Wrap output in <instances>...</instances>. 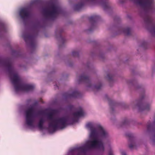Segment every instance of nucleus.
<instances>
[{
    "label": "nucleus",
    "mask_w": 155,
    "mask_h": 155,
    "mask_svg": "<svg viewBox=\"0 0 155 155\" xmlns=\"http://www.w3.org/2000/svg\"><path fill=\"white\" fill-rule=\"evenodd\" d=\"M153 33L155 34V25L153 27Z\"/></svg>",
    "instance_id": "obj_31"
},
{
    "label": "nucleus",
    "mask_w": 155,
    "mask_h": 155,
    "mask_svg": "<svg viewBox=\"0 0 155 155\" xmlns=\"http://www.w3.org/2000/svg\"><path fill=\"white\" fill-rule=\"evenodd\" d=\"M41 120L42 121V123H43V124L45 122V121L43 118H41V119H40V120Z\"/></svg>",
    "instance_id": "obj_32"
},
{
    "label": "nucleus",
    "mask_w": 155,
    "mask_h": 155,
    "mask_svg": "<svg viewBox=\"0 0 155 155\" xmlns=\"http://www.w3.org/2000/svg\"><path fill=\"white\" fill-rule=\"evenodd\" d=\"M108 155H113V151L112 150H110L109 151Z\"/></svg>",
    "instance_id": "obj_29"
},
{
    "label": "nucleus",
    "mask_w": 155,
    "mask_h": 155,
    "mask_svg": "<svg viewBox=\"0 0 155 155\" xmlns=\"http://www.w3.org/2000/svg\"><path fill=\"white\" fill-rule=\"evenodd\" d=\"M42 114L41 111H39L38 112V114Z\"/></svg>",
    "instance_id": "obj_34"
},
{
    "label": "nucleus",
    "mask_w": 155,
    "mask_h": 155,
    "mask_svg": "<svg viewBox=\"0 0 155 155\" xmlns=\"http://www.w3.org/2000/svg\"><path fill=\"white\" fill-rule=\"evenodd\" d=\"M73 107V106H71V108H72Z\"/></svg>",
    "instance_id": "obj_37"
},
{
    "label": "nucleus",
    "mask_w": 155,
    "mask_h": 155,
    "mask_svg": "<svg viewBox=\"0 0 155 155\" xmlns=\"http://www.w3.org/2000/svg\"><path fill=\"white\" fill-rule=\"evenodd\" d=\"M144 97V94H143L141 97L140 99L138 102L137 104V106L138 109L140 111H142L144 110H148L150 109V106L149 105H146L143 104L142 102V100Z\"/></svg>",
    "instance_id": "obj_10"
},
{
    "label": "nucleus",
    "mask_w": 155,
    "mask_h": 155,
    "mask_svg": "<svg viewBox=\"0 0 155 155\" xmlns=\"http://www.w3.org/2000/svg\"><path fill=\"white\" fill-rule=\"evenodd\" d=\"M87 127L90 128L91 131L90 137L92 140H98L97 137L99 135L103 137H106L108 136L107 133L101 125H98L95 128L93 127L91 123H89L87 124Z\"/></svg>",
    "instance_id": "obj_5"
},
{
    "label": "nucleus",
    "mask_w": 155,
    "mask_h": 155,
    "mask_svg": "<svg viewBox=\"0 0 155 155\" xmlns=\"http://www.w3.org/2000/svg\"><path fill=\"white\" fill-rule=\"evenodd\" d=\"M100 18L99 16L97 15H94L89 18L90 22L94 25L95 22L98 21Z\"/></svg>",
    "instance_id": "obj_15"
},
{
    "label": "nucleus",
    "mask_w": 155,
    "mask_h": 155,
    "mask_svg": "<svg viewBox=\"0 0 155 155\" xmlns=\"http://www.w3.org/2000/svg\"><path fill=\"white\" fill-rule=\"evenodd\" d=\"M128 120L127 119H126L124 120V122H123V124L124 125H125V124H128Z\"/></svg>",
    "instance_id": "obj_27"
},
{
    "label": "nucleus",
    "mask_w": 155,
    "mask_h": 155,
    "mask_svg": "<svg viewBox=\"0 0 155 155\" xmlns=\"http://www.w3.org/2000/svg\"><path fill=\"white\" fill-rule=\"evenodd\" d=\"M120 152L122 155H126L125 152L123 150L121 151Z\"/></svg>",
    "instance_id": "obj_28"
},
{
    "label": "nucleus",
    "mask_w": 155,
    "mask_h": 155,
    "mask_svg": "<svg viewBox=\"0 0 155 155\" xmlns=\"http://www.w3.org/2000/svg\"><path fill=\"white\" fill-rule=\"evenodd\" d=\"M54 110L47 114L48 119L51 121L49 124V127L52 128L53 131L58 129H63L68 125L69 120L68 117L64 116L61 117L54 118L53 117Z\"/></svg>",
    "instance_id": "obj_2"
},
{
    "label": "nucleus",
    "mask_w": 155,
    "mask_h": 155,
    "mask_svg": "<svg viewBox=\"0 0 155 155\" xmlns=\"http://www.w3.org/2000/svg\"><path fill=\"white\" fill-rule=\"evenodd\" d=\"M134 1L144 8L150 9H151L154 0H134Z\"/></svg>",
    "instance_id": "obj_9"
},
{
    "label": "nucleus",
    "mask_w": 155,
    "mask_h": 155,
    "mask_svg": "<svg viewBox=\"0 0 155 155\" xmlns=\"http://www.w3.org/2000/svg\"><path fill=\"white\" fill-rule=\"evenodd\" d=\"M26 114V123L29 126L33 125L35 117V111L34 108L31 107L28 108L25 111Z\"/></svg>",
    "instance_id": "obj_6"
},
{
    "label": "nucleus",
    "mask_w": 155,
    "mask_h": 155,
    "mask_svg": "<svg viewBox=\"0 0 155 155\" xmlns=\"http://www.w3.org/2000/svg\"><path fill=\"white\" fill-rule=\"evenodd\" d=\"M86 0L87 1H91V2H94V1H96V0Z\"/></svg>",
    "instance_id": "obj_33"
},
{
    "label": "nucleus",
    "mask_w": 155,
    "mask_h": 155,
    "mask_svg": "<svg viewBox=\"0 0 155 155\" xmlns=\"http://www.w3.org/2000/svg\"><path fill=\"white\" fill-rule=\"evenodd\" d=\"M43 123H42L41 120H39L38 124V127L41 130H42L43 128Z\"/></svg>",
    "instance_id": "obj_21"
},
{
    "label": "nucleus",
    "mask_w": 155,
    "mask_h": 155,
    "mask_svg": "<svg viewBox=\"0 0 155 155\" xmlns=\"http://www.w3.org/2000/svg\"><path fill=\"white\" fill-rule=\"evenodd\" d=\"M84 3L83 2H81L75 5L74 7V9L76 11H79L80 10L82 7L84 6Z\"/></svg>",
    "instance_id": "obj_16"
},
{
    "label": "nucleus",
    "mask_w": 155,
    "mask_h": 155,
    "mask_svg": "<svg viewBox=\"0 0 155 155\" xmlns=\"http://www.w3.org/2000/svg\"><path fill=\"white\" fill-rule=\"evenodd\" d=\"M144 21L147 24L149 25L152 24V20L149 16H147L144 18Z\"/></svg>",
    "instance_id": "obj_18"
},
{
    "label": "nucleus",
    "mask_w": 155,
    "mask_h": 155,
    "mask_svg": "<svg viewBox=\"0 0 155 155\" xmlns=\"http://www.w3.org/2000/svg\"><path fill=\"white\" fill-rule=\"evenodd\" d=\"M147 44L146 42H143V45H142V46H146L147 45Z\"/></svg>",
    "instance_id": "obj_30"
},
{
    "label": "nucleus",
    "mask_w": 155,
    "mask_h": 155,
    "mask_svg": "<svg viewBox=\"0 0 155 155\" xmlns=\"http://www.w3.org/2000/svg\"><path fill=\"white\" fill-rule=\"evenodd\" d=\"M62 12L61 7L54 3L51 4L48 8H45L43 10L44 15L46 20H54Z\"/></svg>",
    "instance_id": "obj_4"
},
{
    "label": "nucleus",
    "mask_w": 155,
    "mask_h": 155,
    "mask_svg": "<svg viewBox=\"0 0 155 155\" xmlns=\"http://www.w3.org/2000/svg\"><path fill=\"white\" fill-rule=\"evenodd\" d=\"M101 87V83H99L97 85L95 86L94 87L96 89L98 90L100 89Z\"/></svg>",
    "instance_id": "obj_23"
},
{
    "label": "nucleus",
    "mask_w": 155,
    "mask_h": 155,
    "mask_svg": "<svg viewBox=\"0 0 155 155\" xmlns=\"http://www.w3.org/2000/svg\"><path fill=\"white\" fill-rule=\"evenodd\" d=\"M19 14L21 18L24 20L29 17L30 13L28 8H24L20 10Z\"/></svg>",
    "instance_id": "obj_11"
},
{
    "label": "nucleus",
    "mask_w": 155,
    "mask_h": 155,
    "mask_svg": "<svg viewBox=\"0 0 155 155\" xmlns=\"http://www.w3.org/2000/svg\"><path fill=\"white\" fill-rule=\"evenodd\" d=\"M126 136L128 137L129 144V147L132 149L135 147L136 146L135 139L133 136V135L131 133L127 134Z\"/></svg>",
    "instance_id": "obj_12"
},
{
    "label": "nucleus",
    "mask_w": 155,
    "mask_h": 155,
    "mask_svg": "<svg viewBox=\"0 0 155 155\" xmlns=\"http://www.w3.org/2000/svg\"><path fill=\"white\" fill-rule=\"evenodd\" d=\"M113 76L112 75L110 74H107V78L108 80L109 81H111L112 80Z\"/></svg>",
    "instance_id": "obj_24"
},
{
    "label": "nucleus",
    "mask_w": 155,
    "mask_h": 155,
    "mask_svg": "<svg viewBox=\"0 0 155 155\" xmlns=\"http://www.w3.org/2000/svg\"><path fill=\"white\" fill-rule=\"evenodd\" d=\"M56 36L57 38H58V35H57V34H58V37H59V38L61 40L62 42L64 43V41H65V40H64V38H63L61 36V31H56Z\"/></svg>",
    "instance_id": "obj_20"
},
{
    "label": "nucleus",
    "mask_w": 155,
    "mask_h": 155,
    "mask_svg": "<svg viewBox=\"0 0 155 155\" xmlns=\"http://www.w3.org/2000/svg\"><path fill=\"white\" fill-rule=\"evenodd\" d=\"M94 148H97L103 152L105 149L102 141L97 139L91 140L88 141L86 145L77 148V150L79 152L85 153L88 150Z\"/></svg>",
    "instance_id": "obj_3"
},
{
    "label": "nucleus",
    "mask_w": 155,
    "mask_h": 155,
    "mask_svg": "<svg viewBox=\"0 0 155 155\" xmlns=\"http://www.w3.org/2000/svg\"><path fill=\"white\" fill-rule=\"evenodd\" d=\"M110 101L109 102H110ZM109 105H110V106L111 105V103H110V102H109Z\"/></svg>",
    "instance_id": "obj_36"
},
{
    "label": "nucleus",
    "mask_w": 155,
    "mask_h": 155,
    "mask_svg": "<svg viewBox=\"0 0 155 155\" xmlns=\"http://www.w3.org/2000/svg\"><path fill=\"white\" fill-rule=\"evenodd\" d=\"M153 26H154V25H152V31H150V32L152 31V32H153Z\"/></svg>",
    "instance_id": "obj_35"
},
{
    "label": "nucleus",
    "mask_w": 155,
    "mask_h": 155,
    "mask_svg": "<svg viewBox=\"0 0 155 155\" xmlns=\"http://www.w3.org/2000/svg\"><path fill=\"white\" fill-rule=\"evenodd\" d=\"M147 129L148 131L153 130L154 131V137H155V121L153 124H148L147 126Z\"/></svg>",
    "instance_id": "obj_17"
},
{
    "label": "nucleus",
    "mask_w": 155,
    "mask_h": 155,
    "mask_svg": "<svg viewBox=\"0 0 155 155\" xmlns=\"http://www.w3.org/2000/svg\"><path fill=\"white\" fill-rule=\"evenodd\" d=\"M78 82L79 83L81 82H84L88 83L87 86L89 87H91V81L89 77L84 74H83L79 77Z\"/></svg>",
    "instance_id": "obj_13"
},
{
    "label": "nucleus",
    "mask_w": 155,
    "mask_h": 155,
    "mask_svg": "<svg viewBox=\"0 0 155 155\" xmlns=\"http://www.w3.org/2000/svg\"><path fill=\"white\" fill-rule=\"evenodd\" d=\"M123 32L127 35H129L131 34V29L128 27L126 28L123 29Z\"/></svg>",
    "instance_id": "obj_19"
},
{
    "label": "nucleus",
    "mask_w": 155,
    "mask_h": 155,
    "mask_svg": "<svg viewBox=\"0 0 155 155\" xmlns=\"http://www.w3.org/2000/svg\"><path fill=\"white\" fill-rule=\"evenodd\" d=\"M78 52L73 51L72 52V55L73 56L75 57L78 56Z\"/></svg>",
    "instance_id": "obj_25"
},
{
    "label": "nucleus",
    "mask_w": 155,
    "mask_h": 155,
    "mask_svg": "<svg viewBox=\"0 0 155 155\" xmlns=\"http://www.w3.org/2000/svg\"><path fill=\"white\" fill-rule=\"evenodd\" d=\"M102 5L104 9H106L108 8V3L107 0H105V2L102 4Z\"/></svg>",
    "instance_id": "obj_22"
},
{
    "label": "nucleus",
    "mask_w": 155,
    "mask_h": 155,
    "mask_svg": "<svg viewBox=\"0 0 155 155\" xmlns=\"http://www.w3.org/2000/svg\"><path fill=\"white\" fill-rule=\"evenodd\" d=\"M0 65L7 68L11 80L16 91H32L34 88L35 86L34 85L25 84L22 82L12 67V62L11 59L3 58L0 57Z\"/></svg>",
    "instance_id": "obj_1"
},
{
    "label": "nucleus",
    "mask_w": 155,
    "mask_h": 155,
    "mask_svg": "<svg viewBox=\"0 0 155 155\" xmlns=\"http://www.w3.org/2000/svg\"><path fill=\"white\" fill-rule=\"evenodd\" d=\"M72 115L73 117L71 119H70L69 117L67 116L69 118V120L68 122V124L70 123H71V124H73L74 122H77L79 118L84 115V112L82 108L81 107H79L78 108V111L73 113Z\"/></svg>",
    "instance_id": "obj_8"
},
{
    "label": "nucleus",
    "mask_w": 155,
    "mask_h": 155,
    "mask_svg": "<svg viewBox=\"0 0 155 155\" xmlns=\"http://www.w3.org/2000/svg\"><path fill=\"white\" fill-rule=\"evenodd\" d=\"M65 96L68 98L77 97L80 96V94L78 91H73L71 94L66 93Z\"/></svg>",
    "instance_id": "obj_14"
},
{
    "label": "nucleus",
    "mask_w": 155,
    "mask_h": 155,
    "mask_svg": "<svg viewBox=\"0 0 155 155\" xmlns=\"http://www.w3.org/2000/svg\"><path fill=\"white\" fill-rule=\"evenodd\" d=\"M22 37L26 43H30L31 48H34L36 47V44L35 41V35L32 34L26 33L23 35Z\"/></svg>",
    "instance_id": "obj_7"
},
{
    "label": "nucleus",
    "mask_w": 155,
    "mask_h": 155,
    "mask_svg": "<svg viewBox=\"0 0 155 155\" xmlns=\"http://www.w3.org/2000/svg\"><path fill=\"white\" fill-rule=\"evenodd\" d=\"M0 27L1 28L2 30L3 29H4L5 28V26L4 25L3 23H0Z\"/></svg>",
    "instance_id": "obj_26"
}]
</instances>
